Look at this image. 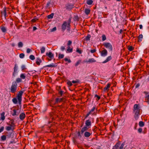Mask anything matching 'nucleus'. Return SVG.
Segmentation results:
<instances>
[{"instance_id": "1", "label": "nucleus", "mask_w": 149, "mask_h": 149, "mask_svg": "<svg viewBox=\"0 0 149 149\" xmlns=\"http://www.w3.org/2000/svg\"><path fill=\"white\" fill-rule=\"evenodd\" d=\"M141 110L138 104H135L134 106L133 112L135 113L134 117L136 120H137L140 114Z\"/></svg>"}, {"instance_id": "2", "label": "nucleus", "mask_w": 149, "mask_h": 149, "mask_svg": "<svg viewBox=\"0 0 149 149\" xmlns=\"http://www.w3.org/2000/svg\"><path fill=\"white\" fill-rule=\"evenodd\" d=\"M7 124L8 125V126H6L5 127L6 131H9L10 130H13L14 129L15 127V120L14 119H12L10 120L8 123H7Z\"/></svg>"}, {"instance_id": "3", "label": "nucleus", "mask_w": 149, "mask_h": 149, "mask_svg": "<svg viewBox=\"0 0 149 149\" xmlns=\"http://www.w3.org/2000/svg\"><path fill=\"white\" fill-rule=\"evenodd\" d=\"M85 124L86 126L83 127L81 130V134H83L84 132L88 130V128H87V127L91 126V123L89 120H88L86 121Z\"/></svg>"}, {"instance_id": "4", "label": "nucleus", "mask_w": 149, "mask_h": 149, "mask_svg": "<svg viewBox=\"0 0 149 149\" xmlns=\"http://www.w3.org/2000/svg\"><path fill=\"white\" fill-rule=\"evenodd\" d=\"M71 22V18H69L68 21V22L65 21L63 23L62 25V29L63 31L65 30L66 29L67 26V28L69 29H70V24Z\"/></svg>"}, {"instance_id": "5", "label": "nucleus", "mask_w": 149, "mask_h": 149, "mask_svg": "<svg viewBox=\"0 0 149 149\" xmlns=\"http://www.w3.org/2000/svg\"><path fill=\"white\" fill-rule=\"evenodd\" d=\"M17 86V84L16 81L13 82L10 88V92L15 93L16 92Z\"/></svg>"}, {"instance_id": "6", "label": "nucleus", "mask_w": 149, "mask_h": 149, "mask_svg": "<svg viewBox=\"0 0 149 149\" xmlns=\"http://www.w3.org/2000/svg\"><path fill=\"white\" fill-rule=\"evenodd\" d=\"M103 45L106 48L109 49L110 51H112L113 49L112 46L110 43L104 42L103 44Z\"/></svg>"}, {"instance_id": "7", "label": "nucleus", "mask_w": 149, "mask_h": 149, "mask_svg": "<svg viewBox=\"0 0 149 149\" xmlns=\"http://www.w3.org/2000/svg\"><path fill=\"white\" fill-rule=\"evenodd\" d=\"M74 5L72 3H67L65 5L66 9L70 10H71L73 8Z\"/></svg>"}, {"instance_id": "8", "label": "nucleus", "mask_w": 149, "mask_h": 149, "mask_svg": "<svg viewBox=\"0 0 149 149\" xmlns=\"http://www.w3.org/2000/svg\"><path fill=\"white\" fill-rule=\"evenodd\" d=\"M96 107L95 106L92 109L89 111L88 112L86 115V116L85 117V118H87V117H88V116H89V115L91 114H92V115L94 114V111L95 110Z\"/></svg>"}, {"instance_id": "9", "label": "nucleus", "mask_w": 149, "mask_h": 149, "mask_svg": "<svg viewBox=\"0 0 149 149\" xmlns=\"http://www.w3.org/2000/svg\"><path fill=\"white\" fill-rule=\"evenodd\" d=\"M144 93L145 94L146 96H145V101L146 102H149V93L146 91H144Z\"/></svg>"}, {"instance_id": "10", "label": "nucleus", "mask_w": 149, "mask_h": 149, "mask_svg": "<svg viewBox=\"0 0 149 149\" xmlns=\"http://www.w3.org/2000/svg\"><path fill=\"white\" fill-rule=\"evenodd\" d=\"M23 93V91H19L17 94V99H22V96Z\"/></svg>"}, {"instance_id": "11", "label": "nucleus", "mask_w": 149, "mask_h": 149, "mask_svg": "<svg viewBox=\"0 0 149 149\" xmlns=\"http://www.w3.org/2000/svg\"><path fill=\"white\" fill-rule=\"evenodd\" d=\"M6 7H4L3 9V10L1 11V12L2 15H3L5 17L6 19V17L8 16L6 14Z\"/></svg>"}, {"instance_id": "12", "label": "nucleus", "mask_w": 149, "mask_h": 149, "mask_svg": "<svg viewBox=\"0 0 149 149\" xmlns=\"http://www.w3.org/2000/svg\"><path fill=\"white\" fill-rule=\"evenodd\" d=\"M85 132L84 134V136L86 138L89 137L92 133V132Z\"/></svg>"}, {"instance_id": "13", "label": "nucleus", "mask_w": 149, "mask_h": 149, "mask_svg": "<svg viewBox=\"0 0 149 149\" xmlns=\"http://www.w3.org/2000/svg\"><path fill=\"white\" fill-rule=\"evenodd\" d=\"M100 53L102 56H105L107 55L108 52L107 50L105 49H104L100 52Z\"/></svg>"}, {"instance_id": "14", "label": "nucleus", "mask_w": 149, "mask_h": 149, "mask_svg": "<svg viewBox=\"0 0 149 149\" xmlns=\"http://www.w3.org/2000/svg\"><path fill=\"white\" fill-rule=\"evenodd\" d=\"M26 117V115L24 113H22L19 114V118L20 120H23Z\"/></svg>"}, {"instance_id": "15", "label": "nucleus", "mask_w": 149, "mask_h": 149, "mask_svg": "<svg viewBox=\"0 0 149 149\" xmlns=\"http://www.w3.org/2000/svg\"><path fill=\"white\" fill-rule=\"evenodd\" d=\"M46 55L48 56V57L51 59L53 58L54 57V54L51 52H49V53H47Z\"/></svg>"}, {"instance_id": "16", "label": "nucleus", "mask_w": 149, "mask_h": 149, "mask_svg": "<svg viewBox=\"0 0 149 149\" xmlns=\"http://www.w3.org/2000/svg\"><path fill=\"white\" fill-rule=\"evenodd\" d=\"M120 144V141H118L116 143L114 146H113L112 149H118Z\"/></svg>"}, {"instance_id": "17", "label": "nucleus", "mask_w": 149, "mask_h": 149, "mask_svg": "<svg viewBox=\"0 0 149 149\" xmlns=\"http://www.w3.org/2000/svg\"><path fill=\"white\" fill-rule=\"evenodd\" d=\"M57 66V64L56 63H55L54 64L52 63L50 65H45L44 66V68L55 67L56 66Z\"/></svg>"}, {"instance_id": "18", "label": "nucleus", "mask_w": 149, "mask_h": 149, "mask_svg": "<svg viewBox=\"0 0 149 149\" xmlns=\"http://www.w3.org/2000/svg\"><path fill=\"white\" fill-rule=\"evenodd\" d=\"M0 29L3 33H6V32L7 31L6 28L3 25H1L0 26Z\"/></svg>"}, {"instance_id": "19", "label": "nucleus", "mask_w": 149, "mask_h": 149, "mask_svg": "<svg viewBox=\"0 0 149 149\" xmlns=\"http://www.w3.org/2000/svg\"><path fill=\"white\" fill-rule=\"evenodd\" d=\"M6 136V138L8 139L10 138L12 136V132H6L5 133Z\"/></svg>"}, {"instance_id": "20", "label": "nucleus", "mask_w": 149, "mask_h": 149, "mask_svg": "<svg viewBox=\"0 0 149 149\" xmlns=\"http://www.w3.org/2000/svg\"><path fill=\"white\" fill-rule=\"evenodd\" d=\"M5 113L4 112H2L1 114V117L0 118V120H1L2 121H3L5 119Z\"/></svg>"}, {"instance_id": "21", "label": "nucleus", "mask_w": 149, "mask_h": 149, "mask_svg": "<svg viewBox=\"0 0 149 149\" xmlns=\"http://www.w3.org/2000/svg\"><path fill=\"white\" fill-rule=\"evenodd\" d=\"M17 65L16 64H15V66L14 68V72L13 73V76H15V74L16 72L17 71Z\"/></svg>"}, {"instance_id": "22", "label": "nucleus", "mask_w": 149, "mask_h": 149, "mask_svg": "<svg viewBox=\"0 0 149 149\" xmlns=\"http://www.w3.org/2000/svg\"><path fill=\"white\" fill-rule=\"evenodd\" d=\"M36 60V63L37 65H40V63L42 62V60L39 58H37Z\"/></svg>"}, {"instance_id": "23", "label": "nucleus", "mask_w": 149, "mask_h": 149, "mask_svg": "<svg viewBox=\"0 0 149 149\" xmlns=\"http://www.w3.org/2000/svg\"><path fill=\"white\" fill-rule=\"evenodd\" d=\"M112 59V58L111 56H109L108 57H107V58H106V59L103 62V63H105L111 60Z\"/></svg>"}, {"instance_id": "24", "label": "nucleus", "mask_w": 149, "mask_h": 149, "mask_svg": "<svg viewBox=\"0 0 149 149\" xmlns=\"http://www.w3.org/2000/svg\"><path fill=\"white\" fill-rule=\"evenodd\" d=\"M111 86V84H108L107 86L105 87L104 88V91H105L106 90H109V88H110Z\"/></svg>"}, {"instance_id": "25", "label": "nucleus", "mask_w": 149, "mask_h": 149, "mask_svg": "<svg viewBox=\"0 0 149 149\" xmlns=\"http://www.w3.org/2000/svg\"><path fill=\"white\" fill-rule=\"evenodd\" d=\"M6 135H3L1 137V141H4L6 140Z\"/></svg>"}, {"instance_id": "26", "label": "nucleus", "mask_w": 149, "mask_h": 149, "mask_svg": "<svg viewBox=\"0 0 149 149\" xmlns=\"http://www.w3.org/2000/svg\"><path fill=\"white\" fill-rule=\"evenodd\" d=\"M63 98H57L56 99L55 103H58L61 102L63 100Z\"/></svg>"}, {"instance_id": "27", "label": "nucleus", "mask_w": 149, "mask_h": 149, "mask_svg": "<svg viewBox=\"0 0 149 149\" xmlns=\"http://www.w3.org/2000/svg\"><path fill=\"white\" fill-rule=\"evenodd\" d=\"M96 60L93 58L89 59L88 61H86V63H93L96 62Z\"/></svg>"}, {"instance_id": "28", "label": "nucleus", "mask_w": 149, "mask_h": 149, "mask_svg": "<svg viewBox=\"0 0 149 149\" xmlns=\"http://www.w3.org/2000/svg\"><path fill=\"white\" fill-rule=\"evenodd\" d=\"M13 113H12V115L13 116H14L16 115H18V113H17L16 110L15 109H13Z\"/></svg>"}, {"instance_id": "29", "label": "nucleus", "mask_w": 149, "mask_h": 149, "mask_svg": "<svg viewBox=\"0 0 149 149\" xmlns=\"http://www.w3.org/2000/svg\"><path fill=\"white\" fill-rule=\"evenodd\" d=\"M91 11V10L89 9L86 8L85 10V13L86 15H88Z\"/></svg>"}, {"instance_id": "30", "label": "nucleus", "mask_w": 149, "mask_h": 149, "mask_svg": "<svg viewBox=\"0 0 149 149\" xmlns=\"http://www.w3.org/2000/svg\"><path fill=\"white\" fill-rule=\"evenodd\" d=\"M93 1L92 0H87L86 1V3L88 5H91L93 4Z\"/></svg>"}, {"instance_id": "31", "label": "nucleus", "mask_w": 149, "mask_h": 149, "mask_svg": "<svg viewBox=\"0 0 149 149\" xmlns=\"http://www.w3.org/2000/svg\"><path fill=\"white\" fill-rule=\"evenodd\" d=\"M67 51L69 52H72L73 51V49L72 48H71L70 46H68L67 49Z\"/></svg>"}, {"instance_id": "32", "label": "nucleus", "mask_w": 149, "mask_h": 149, "mask_svg": "<svg viewBox=\"0 0 149 149\" xmlns=\"http://www.w3.org/2000/svg\"><path fill=\"white\" fill-rule=\"evenodd\" d=\"M91 37V36L90 34H88L84 39V40L86 41L89 40H90Z\"/></svg>"}, {"instance_id": "33", "label": "nucleus", "mask_w": 149, "mask_h": 149, "mask_svg": "<svg viewBox=\"0 0 149 149\" xmlns=\"http://www.w3.org/2000/svg\"><path fill=\"white\" fill-rule=\"evenodd\" d=\"M54 14V13H52L51 14L49 15H48L47 16V18L48 19L52 18L53 17Z\"/></svg>"}, {"instance_id": "34", "label": "nucleus", "mask_w": 149, "mask_h": 149, "mask_svg": "<svg viewBox=\"0 0 149 149\" xmlns=\"http://www.w3.org/2000/svg\"><path fill=\"white\" fill-rule=\"evenodd\" d=\"M139 125L140 127H143L144 125V123L142 121H140L139 123Z\"/></svg>"}, {"instance_id": "35", "label": "nucleus", "mask_w": 149, "mask_h": 149, "mask_svg": "<svg viewBox=\"0 0 149 149\" xmlns=\"http://www.w3.org/2000/svg\"><path fill=\"white\" fill-rule=\"evenodd\" d=\"M45 48L44 47H43L40 49V51L41 53H44L45 51Z\"/></svg>"}, {"instance_id": "36", "label": "nucleus", "mask_w": 149, "mask_h": 149, "mask_svg": "<svg viewBox=\"0 0 149 149\" xmlns=\"http://www.w3.org/2000/svg\"><path fill=\"white\" fill-rule=\"evenodd\" d=\"M20 77L21 79H24L26 78V76L24 74H21Z\"/></svg>"}, {"instance_id": "37", "label": "nucleus", "mask_w": 149, "mask_h": 149, "mask_svg": "<svg viewBox=\"0 0 149 149\" xmlns=\"http://www.w3.org/2000/svg\"><path fill=\"white\" fill-rule=\"evenodd\" d=\"M128 49L129 51H132L134 49V48L132 46H128Z\"/></svg>"}, {"instance_id": "38", "label": "nucleus", "mask_w": 149, "mask_h": 149, "mask_svg": "<svg viewBox=\"0 0 149 149\" xmlns=\"http://www.w3.org/2000/svg\"><path fill=\"white\" fill-rule=\"evenodd\" d=\"M13 102L15 104H16L17 103V100L16 98H13L12 100Z\"/></svg>"}, {"instance_id": "39", "label": "nucleus", "mask_w": 149, "mask_h": 149, "mask_svg": "<svg viewBox=\"0 0 149 149\" xmlns=\"http://www.w3.org/2000/svg\"><path fill=\"white\" fill-rule=\"evenodd\" d=\"M64 57V55L63 54H59L58 56V58L59 59L63 58Z\"/></svg>"}, {"instance_id": "40", "label": "nucleus", "mask_w": 149, "mask_h": 149, "mask_svg": "<svg viewBox=\"0 0 149 149\" xmlns=\"http://www.w3.org/2000/svg\"><path fill=\"white\" fill-rule=\"evenodd\" d=\"M22 81V79L21 78H17L16 79V81H16L17 83H19L21 82Z\"/></svg>"}, {"instance_id": "41", "label": "nucleus", "mask_w": 149, "mask_h": 149, "mask_svg": "<svg viewBox=\"0 0 149 149\" xmlns=\"http://www.w3.org/2000/svg\"><path fill=\"white\" fill-rule=\"evenodd\" d=\"M81 60H79L75 63V66H77L79 64H80L81 62Z\"/></svg>"}, {"instance_id": "42", "label": "nucleus", "mask_w": 149, "mask_h": 149, "mask_svg": "<svg viewBox=\"0 0 149 149\" xmlns=\"http://www.w3.org/2000/svg\"><path fill=\"white\" fill-rule=\"evenodd\" d=\"M23 46V45L22 43V42H20L18 43V46L19 47H22Z\"/></svg>"}, {"instance_id": "43", "label": "nucleus", "mask_w": 149, "mask_h": 149, "mask_svg": "<svg viewBox=\"0 0 149 149\" xmlns=\"http://www.w3.org/2000/svg\"><path fill=\"white\" fill-rule=\"evenodd\" d=\"M143 38V36L142 34H141L139 35V36L138 37V39L139 40H140L141 41L142 40L141 39L142 38Z\"/></svg>"}, {"instance_id": "44", "label": "nucleus", "mask_w": 149, "mask_h": 149, "mask_svg": "<svg viewBox=\"0 0 149 149\" xmlns=\"http://www.w3.org/2000/svg\"><path fill=\"white\" fill-rule=\"evenodd\" d=\"M125 145V143H122L120 147H119V149H123V147Z\"/></svg>"}, {"instance_id": "45", "label": "nucleus", "mask_w": 149, "mask_h": 149, "mask_svg": "<svg viewBox=\"0 0 149 149\" xmlns=\"http://www.w3.org/2000/svg\"><path fill=\"white\" fill-rule=\"evenodd\" d=\"M31 60H34L35 59L34 56L33 55H31L29 56Z\"/></svg>"}, {"instance_id": "46", "label": "nucleus", "mask_w": 149, "mask_h": 149, "mask_svg": "<svg viewBox=\"0 0 149 149\" xmlns=\"http://www.w3.org/2000/svg\"><path fill=\"white\" fill-rule=\"evenodd\" d=\"M102 41H104L106 39V37L105 35H103L102 36Z\"/></svg>"}, {"instance_id": "47", "label": "nucleus", "mask_w": 149, "mask_h": 149, "mask_svg": "<svg viewBox=\"0 0 149 149\" xmlns=\"http://www.w3.org/2000/svg\"><path fill=\"white\" fill-rule=\"evenodd\" d=\"M19 57L21 58H23L24 56V54L23 53H21L19 54Z\"/></svg>"}, {"instance_id": "48", "label": "nucleus", "mask_w": 149, "mask_h": 149, "mask_svg": "<svg viewBox=\"0 0 149 149\" xmlns=\"http://www.w3.org/2000/svg\"><path fill=\"white\" fill-rule=\"evenodd\" d=\"M76 52L80 54H81L82 53L81 51V50H80L79 48H77V49Z\"/></svg>"}, {"instance_id": "49", "label": "nucleus", "mask_w": 149, "mask_h": 149, "mask_svg": "<svg viewBox=\"0 0 149 149\" xmlns=\"http://www.w3.org/2000/svg\"><path fill=\"white\" fill-rule=\"evenodd\" d=\"M38 19L37 18H34L32 19L31 21L33 22H35L36 21L38 20Z\"/></svg>"}, {"instance_id": "50", "label": "nucleus", "mask_w": 149, "mask_h": 149, "mask_svg": "<svg viewBox=\"0 0 149 149\" xmlns=\"http://www.w3.org/2000/svg\"><path fill=\"white\" fill-rule=\"evenodd\" d=\"M64 60L66 61H68V63H70L71 62V61L70 60V59H68L67 58H65L64 59Z\"/></svg>"}, {"instance_id": "51", "label": "nucleus", "mask_w": 149, "mask_h": 149, "mask_svg": "<svg viewBox=\"0 0 149 149\" xmlns=\"http://www.w3.org/2000/svg\"><path fill=\"white\" fill-rule=\"evenodd\" d=\"M21 68H22V71H24L26 69V68L25 67V66L24 65H23L22 66Z\"/></svg>"}, {"instance_id": "52", "label": "nucleus", "mask_w": 149, "mask_h": 149, "mask_svg": "<svg viewBox=\"0 0 149 149\" xmlns=\"http://www.w3.org/2000/svg\"><path fill=\"white\" fill-rule=\"evenodd\" d=\"M67 84L68 86H70L72 85V82L70 81L68 82Z\"/></svg>"}, {"instance_id": "53", "label": "nucleus", "mask_w": 149, "mask_h": 149, "mask_svg": "<svg viewBox=\"0 0 149 149\" xmlns=\"http://www.w3.org/2000/svg\"><path fill=\"white\" fill-rule=\"evenodd\" d=\"M72 43V42L71 40H69L68 41V43H67V45L68 46H70V45H71Z\"/></svg>"}, {"instance_id": "54", "label": "nucleus", "mask_w": 149, "mask_h": 149, "mask_svg": "<svg viewBox=\"0 0 149 149\" xmlns=\"http://www.w3.org/2000/svg\"><path fill=\"white\" fill-rule=\"evenodd\" d=\"M142 129L141 128H139L138 130V132L139 133H141L142 131Z\"/></svg>"}, {"instance_id": "55", "label": "nucleus", "mask_w": 149, "mask_h": 149, "mask_svg": "<svg viewBox=\"0 0 149 149\" xmlns=\"http://www.w3.org/2000/svg\"><path fill=\"white\" fill-rule=\"evenodd\" d=\"M96 51V49H91L90 51L92 53L95 52Z\"/></svg>"}, {"instance_id": "56", "label": "nucleus", "mask_w": 149, "mask_h": 149, "mask_svg": "<svg viewBox=\"0 0 149 149\" xmlns=\"http://www.w3.org/2000/svg\"><path fill=\"white\" fill-rule=\"evenodd\" d=\"M4 129V127L3 126L1 127L0 129V133L2 132Z\"/></svg>"}, {"instance_id": "57", "label": "nucleus", "mask_w": 149, "mask_h": 149, "mask_svg": "<svg viewBox=\"0 0 149 149\" xmlns=\"http://www.w3.org/2000/svg\"><path fill=\"white\" fill-rule=\"evenodd\" d=\"M95 97H97L98 98V100H100V96H99L97 94H95Z\"/></svg>"}, {"instance_id": "58", "label": "nucleus", "mask_w": 149, "mask_h": 149, "mask_svg": "<svg viewBox=\"0 0 149 149\" xmlns=\"http://www.w3.org/2000/svg\"><path fill=\"white\" fill-rule=\"evenodd\" d=\"M79 82V80H77L76 81L73 80L72 81V82L74 84L78 83V82Z\"/></svg>"}, {"instance_id": "59", "label": "nucleus", "mask_w": 149, "mask_h": 149, "mask_svg": "<svg viewBox=\"0 0 149 149\" xmlns=\"http://www.w3.org/2000/svg\"><path fill=\"white\" fill-rule=\"evenodd\" d=\"M63 92L62 91H59V93L61 95V96H62Z\"/></svg>"}, {"instance_id": "60", "label": "nucleus", "mask_w": 149, "mask_h": 149, "mask_svg": "<svg viewBox=\"0 0 149 149\" xmlns=\"http://www.w3.org/2000/svg\"><path fill=\"white\" fill-rule=\"evenodd\" d=\"M54 129H50V131L49 132L52 133L54 132Z\"/></svg>"}, {"instance_id": "61", "label": "nucleus", "mask_w": 149, "mask_h": 149, "mask_svg": "<svg viewBox=\"0 0 149 149\" xmlns=\"http://www.w3.org/2000/svg\"><path fill=\"white\" fill-rule=\"evenodd\" d=\"M31 51V50L29 48H28L27 49L26 52L27 53H29Z\"/></svg>"}, {"instance_id": "62", "label": "nucleus", "mask_w": 149, "mask_h": 149, "mask_svg": "<svg viewBox=\"0 0 149 149\" xmlns=\"http://www.w3.org/2000/svg\"><path fill=\"white\" fill-rule=\"evenodd\" d=\"M77 134H78V137H81V134H80V132L79 131V132H77Z\"/></svg>"}, {"instance_id": "63", "label": "nucleus", "mask_w": 149, "mask_h": 149, "mask_svg": "<svg viewBox=\"0 0 149 149\" xmlns=\"http://www.w3.org/2000/svg\"><path fill=\"white\" fill-rule=\"evenodd\" d=\"M18 103L20 105L21 104V101L22 100V99H18Z\"/></svg>"}, {"instance_id": "64", "label": "nucleus", "mask_w": 149, "mask_h": 149, "mask_svg": "<svg viewBox=\"0 0 149 149\" xmlns=\"http://www.w3.org/2000/svg\"><path fill=\"white\" fill-rule=\"evenodd\" d=\"M56 27H54V28H53L52 29L51 31H56Z\"/></svg>"}]
</instances>
